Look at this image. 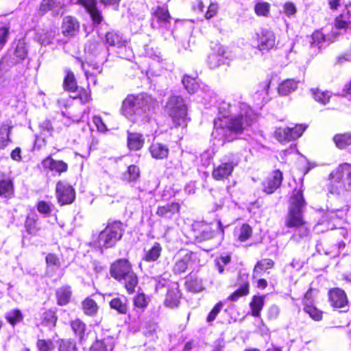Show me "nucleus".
I'll return each mask as SVG.
<instances>
[{
  "label": "nucleus",
  "instance_id": "f257e3e1",
  "mask_svg": "<svg viewBox=\"0 0 351 351\" xmlns=\"http://www.w3.org/2000/svg\"><path fill=\"white\" fill-rule=\"evenodd\" d=\"M253 113L245 112L234 116H222L214 120V132L223 143L239 139L255 122Z\"/></svg>",
  "mask_w": 351,
  "mask_h": 351
},
{
  "label": "nucleus",
  "instance_id": "f03ea898",
  "mask_svg": "<svg viewBox=\"0 0 351 351\" xmlns=\"http://www.w3.org/2000/svg\"><path fill=\"white\" fill-rule=\"evenodd\" d=\"M156 104V99L147 93H132L122 101L120 110L128 119L135 123L142 116L154 111Z\"/></svg>",
  "mask_w": 351,
  "mask_h": 351
},
{
  "label": "nucleus",
  "instance_id": "7ed1b4c3",
  "mask_svg": "<svg viewBox=\"0 0 351 351\" xmlns=\"http://www.w3.org/2000/svg\"><path fill=\"white\" fill-rule=\"evenodd\" d=\"M109 274L114 280L123 283L128 295L135 293L138 285V277L128 258H119L111 263Z\"/></svg>",
  "mask_w": 351,
  "mask_h": 351
},
{
  "label": "nucleus",
  "instance_id": "20e7f679",
  "mask_svg": "<svg viewBox=\"0 0 351 351\" xmlns=\"http://www.w3.org/2000/svg\"><path fill=\"white\" fill-rule=\"evenodd\" d=\"M125 232L124 224L120 220L107 223L105 228L97 235H93L89 245L100 251L115 247L121 240Z\"/></svg>",
  "mask_w": 351,
  "mask_h": 351
},
{
  "label": "nucleus",
  "instance_id": "39448f33",
  "mask_svg": "<svg viewBox=\"0 0 351 351\" xmlns=\"http://www.w3.org/2000/svg\"><path fill=\"white\" fill-rule=\"evenodd\" d=\"M351 182V164H339L328 175L326 187L332 195H340L346 190L347 183Z\"/></svg>",
  "mask_w": 351,
  "mask_h": 351
},
{
  "label": "nucleus",
  "instance_id": "423d86ee",
  "mask_svg": "<svg viewBox=\"0 0 351 351\" xmlns=\"http://www.w3.org/2000/svg\"><path fill=\"white\" fill-rule=\"evenodd\" d=\"M285 226L296 230L292 235V238L295 240L306 238L310 234L311 230L308 222L304 219L303 210L288 208Z\"/></svg>",
  "mask_w": 351,
  "mask_h": 351
},
{
  "label": "nucleus",
  "instance_id": "0eeeda50",
  "mask_svg": "<svg viewBox=\"0 0 351 351\" xmlns=\"http://www.w3.org/2000/svg\"><path fill=\"white\" fill-rule=\"evenodd\" d=\"M27 56L28 47L25 39L24 38L15 39L12 47L0 59V71L3 69L4 63L13 66L24 61Z\"/></svg>",
  "mask_w": 351,
  "mask_h": 351
},
{
  "label": "nucleus",
  "instance_id": "6e6552de",
  "mask_svg": "<svg viewBox=\"0 0 351 351\" xmlns=\"http://www.w3.org/2000/svg\"><path fill=\"white\" fill-rule=\"evenodd\" d=\"M55 194L58 204L60 206L72 204L76 199V191L65 180H58L55 188Z\"/></svg>",
  "mask_w": 351,
  "mask_h": 351
},
{
  "label": "nucleus",
  "instance_id": "1a4fd4ad",
  "mask_svg": "<svg viewBox=\"0 0 351 351\" xmlns=\"http://www.w3.org/2000/svg\"><path fill=\"white\" fill-rule=\"evenodd\" d=\"M306 124H295L293 127H279L274 132L275 138L280 143L290 142L300 138L307 129Z\"/></svg>",
  "mask_w": 351,
  "mask_h": 351
},
{
  "label": "nucleus",
  "instance_id": "9d476101",
  "mask_svg": "<svg viewBox=\"0 0 351 351\" xmlns=\"http://www.w3.org/2000/svg\"><path fill=\"white\" fill-rule=\"evenodd\" d=\"M283 179V173L280 169L272 171L262 181L263 191L269 195L273 194L281 186Z\"/></svg>",
  "mask_w": 351,
  "mask_h": 351
},
{
  "label": "nucleus",
  "instance_id": "9b49d317",
  "mask_svg": "<svg viewBox=\"0 0 351 351\" xmlns=\"http://www.w3.org/2000/svg\"><path fill=\"white\" fill-rule=\"evenodd\" d=\"M256 48L261 51H269L276 45V36L273 31L261 29L256 33Z\"/></svg>",
  "mask_w": 351,
  "mask_h": 351
},
{
  "label": "nucleus",
  "instance_id": "f8f14e48",
  "mask_svg": "<svg viewBox=\"0 0 351 351\" xmlns=\"http://www.w3.org/2000/svg\"><path fill=\"white\" fill-rule=\"evenodd\" d=\"M238 165V162L233 160L221 162L217 167L213 169L211 175L215 181H225L232 176L235 167Z\"/></svg>",
  "mask_w": 351,
  "mask_h": 351
},
{
  "label": "nucleus",
  "instance_id": "ddd939ff",
  "mask_svg": "<svg viewBox=\"0 0 351 351\" xmlns=\"http://www.w3.org/2000/svg\"><path fill=\"white\" fill-rule=\"evenodd\" d=\"M76 4L84 8L94 25H99L104 21L102 11L97 6V0H77Z\"/></svg>",
  "mask_w": 351,
  "mask_h": 351
},
{
  "label": "nucleus",
  "instance_id": "4468645a",
  "mask_svg": "<svg viewBox=\"0 0 351 351\" xmlns=\"http://www.w3.org/2000/svg\"><path fill=\"white\" fill-rule=\"evenodd\" d=\"M182 204L178 202H172L159 205L156 210V215L164 220H171L174 217L179 216L181 212Z\"/></svg>",
  "mask_w": 351,
  "mask_h": 351
},
{
  "label": "nucleus",
  "instance_id": "2eb2a0df",
  "mask_svg": "<svg viewBox=\"0 0 351 351\" xmlns=\"http://www.w3.org/2000/svg\"><path fill=\"white\" fill-rule=\"evenodd\" d=\"M60 28L64 37L74 38L80 32V23L75 16L67 15L62 19Z\"/></svg>",
  "mask_w": 351,
  "mask_h": 351
},
{
  "label": "nucleus",
  "instance_id": "dca6fc26",
  "mask_svg": "<svg viewBox=\"0 0 351 351\" xmlns=\"http://www.w3.org/2000/svg\"><path fill=\"white\" fill-rule=\"evenodd\" d=\"M66 9V5L60 0H41L37 10V13L40 16H44L49 12L53 11V15H58L60 11H62V14Z\"/></svg>",
  "mask_w": 351,
  "mask_h": 351
},
{
  "label": "nucleus",
  "instance_id": "f3484780",
  "mask_svg": "<svg viewBox=\"0 0 351 351\" xmlns=\"http://www.w3.org/2000/svg\"><path fill=\"white\" fill-rule=\"evenodd\" d=\"M192 234L196 242H204L213 237L210 226L203 221H195L192 225Z\"/></svg>",
  "mask_w": 351,
  "mask_h": 351
},
{
  "label": "nucleus",
  "instance_id": "a211bd4d",
  "mask_svg": "<svg viewBox=\"0 0 351 351\" xmlns=\"http://www.w3.org/2000/svg\"><path fill=\"white\" fill-rule=\"evenodd\" d=\"M328 302L333 308H340L346 306L348 299L345 291L338 288H332L328 293Z\"/></svg>",
  "mask_w": 351,
  "mask_h": 351
},
{
  "label": "nucleus",
  "instance_id": "6ab92c4d",
  "mask_svg": "<svg viewBox=\"0 0 351 351\" xmlns=\"http://www.w3.org/2000/svg\"><path fill=\"white\" fill-rule=\"evenodd\" d=\"M182 293L178 283L173 284L167 289L164 305L169 308H178L182 299Z\"/></svg>",
  "mask_w": 351,
  "mask_h": 351
},
{
  "label": "nucleus",
  "instance_id": "aec40b11",
  "mask_svg": "<svg viewBox=\"0 0 351 351\" xmlns=\"http://www.w3.org/2000/svg\"><path fill=\"white\" fill-rule=\"evenodd\" d=\"M44 169L51 172H56L58 175L66 173L69 169V165L62 160H55L51 156H46L41 162Z\"/></svg>",
  "mask_w": 351,
  "mask_h": 351
},
{
  "label": "nucleus",
  "instance_id": "412c9836",
  "mask_svg": "<svg viewBox=\"0 0 351 351\" xmlns=\"http://www.w3.org/2000/svg\"><path fill=\"white\" fill-rule=\"evenodd\" d=\"M304 188L302 184L296 186L292 191L289 197V209L303 210L306 205V202L304 197Z\"/></svg>",
  "mask_w": 351,
  "mask_h": 351
},
{
  "label": "nucleus",
  "instance_id": "4be33fe9",
  "mask_svg": "<svg viewBox=\"0 0 351 351\" xmlns=\"http://www.w3.org/2000/svg\"><path fill=\"white\" fill-rule=\"evenodd\" d=\"M148 152L152 158L156 160H165L169 157V148L164 143L153 141L148 147Z\"/></svg>",
  "mask_w": 351,
  "mask_h": 351
},
{
  "label": "nucleus",
  "instance_id": "5701e85b",
  "mask_svg": "<svg viewBox=\"0 0 351 351\" xmlns=\"http://www.w3.org/2000/svg\"><path fill=\"white\" fill-rule=\"evenodd\" d=\"M166 113L188 110V106L180 95H171L165 107Z\"/></svg>",
  "mask_w": 351,
  "mask_h": 351
},
{
  "label": "nucleus",
  "instance_id": "b1692460",
  "mask_svg": "<svg viewBox=\"0 0 351 351\" xmlns=\"http://www.w3.org/2000/svg\"><path fill=\"white\" fill-rule=\"evenodd\" d=\"M145 138L143 134L127 131V147L130 152L142 149L145 145Z\"/></svg>",
  "mask_w": 351,
  "mask_h": 351
},
{
  "label": "nucleus",
  "instance_id": "393cba45",
  "mask_svg": "<svg viewBox=\"0 0 351 351\" xmlns=\"http://www.w3.org/2000/svg\"><path fill=\"white\" fill-rule=\"evenodd\" d=\"M71 328L75 335L78 339L80 344H84L88 341V335L86 334V325L80 318H75L70 322Z\"/></svg>",
  "mask_w": 351,
  "mask_h": 351
},
{
  "label": "nucleus",
  "instance_id": "a878e982",
  "mask_svg": "<svg viewBox=\"0 0 351 351\" xmlns=\"http://www.w3.org/2000/svg\"><path fill=\"white\" fill-rule=\"evenodd\" d=\"M152 20H156L160 25H167L171 23V15L167 6L157 5L152 13Z\"/></svg>",
  "mask_w": 351,
  "mask_h": 351
},
{
  "label": "nucleus",
  "instance_id": "bb28decb",
  "mask_svg": "<svg viewBox=\"0 0 351 351\" xmlns=\"http://www.w3.org/2000/svg\"><path fill=\"white\" fill-rule=\"evenodd\" d=\"M72 288L69 285H64L56 290L55 296L58 306H66L71 300Z\"/></svg>",
  "mask_w": 351,
  "mask_h": 351
},
{
  "label": "nucleus",
  "instance_id": "cd10ccee",
  "mask_svg": "<svg viewBox=\"0 0 351 351\" xmlns=\"http://www.w3.org/2000/svg\"><path fill=\"white\" fill-rule=\"evenodd\" d=\"M191 252H186L182 255H178L176 258L172 269L174 274H181L187 270L191 261Z\"/></svg>",
  "mask_w": 351,
  "mask_h": 351
},
{
  "label": "nucleus",
  "instance_id": "c85d7f7f",
  "mask_svg": "<svg viewBox=\"0 0 351 351\" xmlns=\"http://www.w3.org/2000/svg\"><path fill=\"white\" fill-rule=\"evenodd\" d=\"M171 118L173 128L185 129L187 128L188 122L191 118L188 116V110L167 113Z\"/></svg>",
  "mask_w": 351,
  "mask_h": 351
},
{
  "label": "nucleus",
  "instance_id": "c756f323",
  "mask_svg": "<svg viewBox=\"0 0 351 351\" xmlns=\"http://www.w3.org/2000/svg\"><path fill=\"white\" fill-rule=\"evenodd\" d=\"M115 346L112 337L107 336L101 339H96L89 349L93 351H112Z\"/></svg>",
  "mask_w": 351,
  "mask_h": 351
},
{
  "label": "nucleus",
  "instance_id": "7c9ffc66",
  "mask_svg": "<svg viewBox=\"0 0 351 351\" xmlns=\"http://www.w3.org/2000/svg\"><path fill=\"white\" fill-rule=\"evenodd\" d=\"M339 36V32H332L330 36L327 38L321 29H316L311 36V45L313 46H318L319 44L326 41L334 43Z\"/></svg>",
  "mask_w": 351,
  "mask_h": 351
},
{
  "label": "nucleus",
  "instance_id": "2f4dec72",
  "mask_svg": "<svg viewBox=\"0 0 351 351\" xmlns=\"http://www.w3.org/2000/svg\"><path fill=\"white\" fill-rule=\"evenodd\" d=\"M14 126L11 121L0 125V149H3L12 142L10 137Z\"/></svg>",
  "mask_w": 351,
  "mask_h": 351
},
{
  "label": "nucleus",
  "instance_id": "473e14b6",
  "mask_svg": "<svg viewBox=\"0 0 351 351\" xmlns=\"http://www.w3.org/2000/svg\"><path fill=\"white\" fill-rule=\"evenodd\" d=\"M75 93V95L72 98L77 100L81 105H86L93 100L92 91L88 83L86 86H77Z\"/></svg>",
  "mask_w": 351,
  "mask_h": 351
},
{
  "label": "nucleus",
  "instance_id": "72a5a7b5",
  "mask_svg": "<svg viewBox=\"0 0 351 351\" xmlns=\"http://www.w3.org/2000/svg\"><path fill=\"white\" fill-rule=\"evenodd\" d=\"M14 193V184L12 178L3 177L0 179V197L10 199Z\"/></svg>",
  "mask_w": 351,
  "mask_h": 351
},
{
  "label": "nucleus",
  "instance_id": "f704fd0d",
  "mask_svg": "<svg viewBox=\"0 0 351 351\" xmlns=\"http://www.w3.org/2000/svg\"><path fill=\"white\" fill-rule=\"evenodd\" d=\"M39 219L36 213H31L27 215L24 222V227L29 235H36L41 230Z\"/></svg>",
  "mask_w": 351,
  "mask_h": 351
},
{
  "label": "nucleus",
  "instance_id": "c9c22d12",
  "mask_svg": "<svg viewBox=\"0 0 351 351\" xmlns=\"http://www.w3.org/2000/svg\"><path fill=\"white\" fill-rule=\"evenodd\" d=\"M162 252V247L158 242H155L147 250L145 251L143 260L146 263L156 262Z\"/></svg>",
  "mask_w": 351,
  "mask_h": 351
},
{
  "label": "nucleus",
  "instance_id": "e433bc0d",
  "mask_svg": "<svg viewBox=\"0 0 351 351\" xmlns=\"http://www.w3.org/2000/svg\"><path fill=\"white\" fill-rule=\"evenodd\" d=\"M265 295H254L252 296L249 304L250 308V314L252 316L254 317H259L261 316V311L263 310L265 305Z\"/></svg>",
  "mask_w": 351,
  "mask_h": 351
},
{
  "label": "nucleus",
  "instance_id": "4c0bfd02",
  "mask_svg": "<svg viewBox=\"0 0 351 351\" xmlns=\"http://www.w3.org/2000/svg\"><path fill=\"white\" fill-rule=\"evenodd\" d=\"M82 309L86 316L93 317L98 314L99 307L95 300L86 297L82 302Z\"/></svg>",
  "mask_w": 351,
  "mask_h": 351
},
{
  "label": "nucleus",
  "instance_id": "58836bf2",
  "mask_svg": "<svg viewBox=\"0 0 351 351\" xmlns=\"http://www.w3.org/2000/svg\"><path fill=\"white\" fill-rule=\"evenodd\" d=\"M332 141L339 149H346L351 146V132L337 133L332 137Z\"/></svg>",
  "mask_w": 351,
  "mask_h": 351
},
{
  "label": "nucleus",
  "instance_id": "ea45409f",
  "mask_svg": "<svg viewBox=\"0 0 351 351\" xmlns=\"http://www.w3.org/2000/svg\"><path fill=\"white\" fill-rule=\"evenodd\" d=\"M250 292V283L247 280H246L243 281L234 292L228 295L227 300L230 302H237L241 298L248 295Z\"/></svg>",
  "mask_w": 351,
  "mask_h": 351
},
{
  "label": "nucleus",
  "instance_id": "a19ab883",
  "mask_svg": "<svg viewBox=\"0 0 351 351\" xmlns=\"http://www.w3.org/2000/svg\"><path fill=\"white\" fill-rule=\"evenodd\" d=\"M310 93L313 99L318 104L326 106L330 103L331 93L328 90H323L319 88H312Z\"/></svg>",
  "mask_w": 351,
  "mask_h": 351
},
{
  "label": "nucleus",
  "instance_id": "79ce46f5",
  "mask_svg": "<svg viewBox=\"0 0 351 351\" xmlns=\"http://www.w3.org/2000/svg\"><path fill=\"white\" fill-rule=\"evenodd\" d=\"M77 86V81L74 73L71 69H66L62 82L63 89L69 93H75Z\"/></svg>",
  "mask_w": 351,
  "mask_h": 351
},
{
  "label": "nucleus",
  "instance_id": "37998d69",
  "mask_svg": "<svg viewBox=\"0 0 351 351\" xmlns=\"http://www.w3.org/2000/svg\"><path fill=\"white\" fill-rule=\"evenodd\" d=\"M105 38L108 45L113 47L121 48L125 46L127 43L123 36L114 31L108 32Z\"/></svg>",
  "mask_w": 351,
  "mask_h": 351
},
{
  "label": "nucleus",
  "instance_id": "c03bdc74",
  "mask_svg": "<svg viewBox=\"0 0 351 351\" xmlns=\"http://www.w3.org/2000/svg\"><path fill=\"white\" fill-rule=\"evenodd\" d=\"M298 85V82L294 79H286L278 84L277 88L278 93L280 95H287L295 90Z\"/></svg>",
  "mask_w": 351,
  "mask_h": 351
},
{
  "label": "nucleus",
  "instance_id": "a18cd8bd",
  "mask_svg": "<svg viewBox=\"0 0 351 351\" xmlns=\"http://www.w3.org/2000/svg\"><path fill=\"white\" fill-rule=\"evenodd\" d=\"M334 26L338 30L351 29V17L342 11L334 19Z\"/></svg>",
  "mask_w": 351,
  "mask_h": 351
},
{
  "label": "nucleus",
  "instance_id": "49530a36",
  "mask_svg": "<svg viewBox=\"0 0 351 351\" xmlns=\"http://www.w3.org/2000/svg\"><path fill=\"white\" fill-rule=\"evenodd\" d=\"M303 311L315 322H320L323 319L324 311L319 309L313 302H305Z\"/></svg>",
  "mask_w": 351,
  "mask_h": 351
},
{
  "label": "nucleus",
  "instance_id": "de8ad7c7",
  "mask_svg": "<svg viewBox=\"0 0 351 351\" xmlns=\"http://www.w3.org/2000/svg\"><path fill=\"white\" fill-rule=\"evenodd\" d=\"M42 322L47 326H56L58 321L57 310L56 308H42Z\"/></svg>",
  "mask_w": 351,
  "mask_h": 351
},
{
  "label": "nucleus",
  "instance_id": "09e8293b",
  "mask_svg": "<svg viewBox=\"0 0 351 351\" xmlns=\"http://www.w3.org/2000/svg\"><path fill=\"white\" fill-rule=\"evenodd\" d=\"M275 266V262L271 258H263L256 262L253 269V273L256 274H263L266 273L268 269H271Z\"/></svg>",
  "mask_w": 351,
  "mask_h": 351
},
{
  "label": "nucleus",
  "instance_id": "8fccbe9b",
  "mask_svg": "<svg viewBox=\"0 0 351 351\" xmlns=\"http://www.w3.org/2000/svg\"><path fill=\"white\" fill-rule=\"evenodd\" d=\"M197 77V75L192 76L188 74H184L182 77V83L190 94L196 93L199 88V84L196 80Z\"/></svg>",
  "mask_w": 351,
  "mask_h": 351
},
{
  "label": "nucleus",
  "instance_id": "3c124183",
  "mask_svg": "<svg viewBox=\"0 0 351 351\" xmlns=\"http://www.w3.org/2000/svg\"><path fill=\"white\" fill-rule=\"evenodd\" d=\"M5 319L11 326L14 327L23 321L24 316L19 308H15L5 313Z\"/></svg>",
  "mask_w": 351,
  "mask_h": 351
},
{
  "label": "nucleus",
  "instance_id": "603ef678",
  "mask_svg": "<svg viewBox=\"0 0 351 351\" xmlns=\"http://www.w3.org/2000/svg\"><path fill=\"white\" fill-rule=\"evenodd\" d=\"M254 11L258 17H268L270 15L271 4L264 1H257L254 5Z\"/></svg>",
  "mask_w": 351,
  "mask_h": 351
},
{
  "label": "nucleus",
  "instance_id": "864d4df0",
  "mask_svg": "<svg viewBox=\"0 0 351 351\" xmlns=\"http://www.w3.org/2000/svg\"><path fill=\"white\" fill-rule=\"evenodd\" d=\"M127 302L126 299L123 301L120 298H114L110 301L109 305L112 309L115 310L119 313L125 315L128 308Z\"/></svg>",
  "mask_w": 351,
  "mask_h": 351
},
{
  "label": "nucleus",
  "instance_id": "5fc2aeb1",
  "mask_svg": "<svg viewBox=\"0 0 351 351\" xmlns=\"http://www.w3.org/2000/svg\"><path fill=\"white\" fill-rule=\"evenodd\" d=\"M38 351H55L56 346L51 339H38L36 342Z\"/></svg>",
  "mask_w": 351,
  "mask_h": 351
},
{
  "label": "nucleus",
  "instance_id": "6e6d98bb",
  "mask_svg": "<svg viewBox=\"0 0 351 351\" xmlns=\"http://www.w3.org/2000/svg\"><path fill=\"white\" fill-rule=\"evenodd\" d=\"M124 176L127 181L130 182H136L141 176L140 168L136 165H131L128 167Z\"/></svg>",
  "mask_w": 351,
  "mask_h": 351
},
{
  "label": "nucleus",
  "instance_id": "4d7b16f0",
  "mask_svg": "<svg viewBox=\"0 0 351 351\" xmlns=\"http://www.w3.org/2000/svg\"><path fill=\"white\" fill-rule=\"evenodd\" d=\"M58 351H78L75 341L71 339L58 340Z\"/></svg>",
  "mask_w": 351,
  "mask_h": 351
},
{
  "label": "nucleus",
  "instance_id": "13d9d810",
  "mask_svg": "<svg viewBox=\"0 0 351 351\" xmlns=\"http://www.w3.org/2000/svg\"><path fill=\"white\" fill-rule=\"evenodd\" d=\"M252 235V228L248 223H243L239 229L237 239L241 242L248 240Z\"/></svg>",
  "mask_w": 351,
  "mask_h": 351
},
{
  "label": "nucleus",
  "instance_id": "bf43d9fd",
  "mask_svg": "<svg viewBox=\"0 0 351 351\" xmlns=\"http://www.w3.org/2000/svg\"><path fill=\"white\" fill-rule=\"evenodd\" d=\"M219 10V3L217 1H210L207 6V9L204 14V17L206 20H210L217 16Z\"/></svg>",
  "mask_w": 351,
  "mask_h": 351
},
{
  "label": "nucleus",
  "instance_id": "052dcab7",
  "mask_svg": "<svg viewBox=\"0 0 351 351\" xmlns=\"http://www.w3.org/2000/svg\"><path fill=\"white\" fill-rule=\"evenodd\" d=\"M185 285L189 290L193 292H198L202 289V282L197 278L191 277L185 282Z\"/></svg>",
  "mask_w": 351,
  "mask_h": 351
},
{
  "label": "nucleus",
  "instance_id": "680f3d73",
  "mask_svg": "<svg viewBox=\"0 0 351 351\" xmlns=\"http://www.w3.org/2000/svg\"><path fill=\"white\" fill-rule=\"evenodd\" d=\"M10 23L4 24L0 27V49H3L6 44L10 35Z\"/></svg>",
  "mask_w": 351,
  "mask_h": 351
},
{
  "label": "nucleus",
  "instance_id": "e2e57ef3",
  "mask_svg": "<svg viewBox=\"0 0 351 351\" xmlns=\"http://www.w3.org/2000/svg\"><path fill=\"white\" fill-rule=\"evenodd\" d=\"M223 306V304L221 301H219L215 304L207 315L206 322L208 323H211L216 319L218 314L221 311Z\"/></svg>",
  "mask_w": 351,
  "mask_h": 351
},
{
  "label": "nucleus",
  "instance_id": "0e129e2a",
  "mask_svg": "<svg viewBox=\"0 0 351 351\" xmlns=\"http://www.w3.org/2000/svg\"><path fill=\"white\" fill-rule=\"evenodd\" d=\"M36 209L39 213L46 216H49L51 214V205L47 202L41 200L37 202Z\"/></svg>",
  "mask_w": 351,
  "mask_h": 351
},
{
  "label": "nucleus",
  "instance_id": "69168bd1",
  "mask_svg": "<svg viewBox=\"0 0 351 351\" xmlns=\"http://www.w3.org/2000/svg\"><path fill=\"white\" fill-rule=\"evenodd\" d=\"M39 128L40 135L52 136L53 128L49 120L43 121L40 124Z\"/></svg>",
  "mask_w": 351,
  "mask_h": 351
},
{
  "label": "nucleus",
  "instance_id": "338daca9",
  "mask_svg": "<svg viewBox=\"0 0 351 351\" xmlns=\"http://www.w3.org/2000/svg\"><path fill=\"white\" fill-rule=\"evenodd\" d=\"M133 302L135 307L141 309L145 308L148 305L146 296L143 293L136 294L134 298Z\"/></svg>",
  "mask_w": 351,
  "mask_h": 351
},
{
  "label": "nucleus",
  "instance_id": "774afa93",
  "mask_svg": "<svg viewBox=\"0 0 351 351\" xmlns=\"http://www.w3.org/2000/svg\"><path fill=\"white\" fill-rule=\"evenodd\" d=\"M346 62H351V42L348 49L335 58L336 64H342Z\"/></svg>",
  "mask_w": 351,
  "mask_h": 351
}]
</instances>
